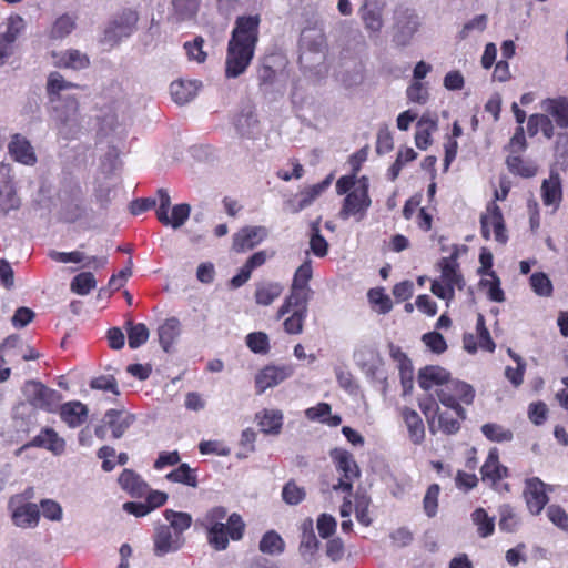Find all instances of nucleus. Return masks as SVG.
<instances>
[{"label":"nucleus","mask_w":568,"mask_h":568,"mask_svg":"<svg viewBox=\"0 0 568 568\" xmlns=\"http://www.w3.org/2000/svg\"><path fill=\"white\" fill-rule=\"evenodd\" d=\"M245 523L242 516L237 513H232L226 520L222 523V541H215L212 532L207 535L209 545L217 550L222 551L229 547L230 540L239 541L243 538L245 532Z\"/></svg>","instance_id":"obj_11"},{"label":"nucleus","mask_w":568,"mask_h":568,"mask_svg":"<svg viewBox=\"0 0 568 568\" xmlns=\"http://www.w3.org/2000/svg\"><path fill=\"white\" fill-rule=\"evenodd\" d=\"M10 171L9 164L0 163V213L4 215L21 205Z\"/></svg>","instance_id":"obj_14"},{"label":"nucleus","mask_w":568,"mask_h":568,"mask_svg":"<svg viewBox=\"0 0 568 568\" xmlns=\"http://www.w3.org/2000/svg\"><path fill=\"white\" fill-rule=\"evenodd\" d=\"M8 151L10 156L20 164L33 166L38 161L34 148L22 134L17 133L11 136Z\"/></svg>","instance_id":"obj_20"},{"label":"nucleus","mask_w":568,"mask_h":568,"mask_svg":"<svg viewBox=\"0 0 568 568\" xmlns=\"http://www.w3.org/2000/svg\"><path fill=\"white\" fill-rule=\"evenodd\" d=\"M437 129V121L428 115H423L417 122V130L415 134L416 146L420 150H426L432 143V132Z\"/></svg>","instance_id":"obj_41"},{"label":"nucleus","mask_w":568,"mask_h":568,"mask_svg":"<svg viewBox=\"0 0 568 568\" xmlns=\"http://www.w3.org/2000/svg\"><path fill=\"white\" fill-rule=\"evenodd\" d=\"M305 497L306 491L304 487L298 486L294 480L287 481L282 489V498L287 505H298Z\"/></svg>","instance_id":"obj_51"},{"label":"nucleus","mask_w":568,"mask_h":568,"mask_svg":"<svg viewBox=\"0 0 568 568\" xmlns=\"http://www.w3.org/2000/svg\"><path fill=\"white\" fill-rule=\"evenodd\" d=\"M258 425L261 430L265 434H278L283 425V414L280 410L265 409L261 415H257Z\"/></svg>","instance_id":"obj_43"},{"label":"nucleus","mask_w":568,"mask_h":568,"mask_svg":"<svg viewBox=\"0 0 568 568\" xmlns=\"http://www.w3.org/2000/svg\"><path fill=\"white\" fill-rule=\"evenodd\" d=\"M119 484L121 488L128 491L132 497L140 498L148 493V484L139 474L131 469H124L121 473Z\"/></svg>","instance_id":"obj_35"},{"label":"nucleus","mask_w":568,"mask_h":568,"mask_svg":"<svg viewBox=\"0 0 568 568\" xmlns=\"http://www.w3.org/2000/svg\"><path fill=\"white\" fill-rule=\"evenodd\" d=\"M78 85L67 81L59 72L48 77L47 93L52 105V120L65 139L78 128V100L71 93Z\"/></svg>","instance_id":"obj_2"},{"label":"nucleus","mask_w":568,"mask_h":568,"mask_svg":"<svg viewBox=\"0 0 568 568\" xmlns=\"http://www.w3.org/2000/svg\"><path fill=\"white\" fill-rule=\"evenodd\" d=\"M139 14L135 10L125 9L111 22L105 34L112 41H120L136 30Z\"/></svg>","instance_id":"obj_18"},{"label":"nucleus","mask_w":568,"mask_h":568,"mask_svg":"<svg viewBox=\"0 0 568 568\" xmlns=\"http://www.w3.org/2000/svg\"><path fill=\"white\" fill-rule=\"evenodd\" d=\"M402 418L408 432L409 440L414 445H420L425 439V426L419 414L408 407L402 409Z\"/></svg>","instance_id":"obj_29"},{"label":"nucleus","mask_w":568,"mask_h":568,"mask_svg":"<svg viewBox=\"0 0 568 568\" xmlns=\"http://www.w3.org/2000/svg\"><path fill=\"white\" fill-rule=\"evenodd\" d=\"M190 212L191 206L189 204H176L172 207L171 216L168 215V222L161 223L166 226H172L173 229H179L187 221Z\"/></svg>","instance_id":"obj_58"},{"label":"nucleus","mask_w":568,"mask_h":568,"mask_svg":"<svg viewBox=\"0 0 568 568\" xmlns=\"http://www.w3.org/2000/svg\"><path fill=\"white\" fill-rule=\"evenodd\" d=\"M508 354L517 363V366L515 368L507 366L505 369V376L514 386L517 387L523 383L526 363L510 348L508 349Z\"/></svg>","instance_id":"obj_56"},{"label":"nucleus","mask_w":568,"mask_h":568,"mask_svg":"<svg viewBox=\"0 0 568 568\" xmlns=\"http://www.w3.org/2000/svg\"><path fill=\"white\" fill-rule=\"evenodd\" d=\"M57 58L55 64L58 67L69 68L73 70H81L89 65L90 61L85 53L70 49L60 54L54 55Z\"/></svg>","instance_id":"obj_38"},{"label":"nucleus","mask_w":568,"mask_h":568,"mask_svg":"<svg viewBox=\"0 0 568 568\" xmlns=\"http://www.w3.org/2000/svg\"><path fill=\"white\" fill-rule=\"evenodd\" d=\"M312 295V290H304L292 285L290 295H287L277 311L276 318L281 320L291 311H306L307 304Z\"/></svg>","instance_id":"obj_24"},{"label":"nucleus","mask_w":568,"mask_h":568,"mask_svg":"<svg viewBox=\"0 0 568 568\" xmlns=\"http://www.w3.org/2000/svg\"><path fill=\"white\" fill-rule=\"evenodd\" d=\"M126 325H128L129 346L132 349L139 348L149 338L150 333H149L148 327L143 323L134 324L131 321H129L126 323Z\"/></svg>","instance_id":"obj_50"},{"label":"nucleus","mask_w":568,"mask_h":568,"mask_svg":"<svg viewBox=\"0 0 568 568\" xmlns=\"http://www.w3.org/2000/svg\"><path fill=\"white\" fill-rule=\"evenodd\" d=\"M260 16H242L235 20L225 59L226 78H237L250 65L258 40Z\"/></svg>","instance_id":"obj_1"},{"label":"nucleus","mask_w":568,"mask_h":568,"mask_svg":"<svg viewBox=\"0 0 568 568\" xmlns=\"http://www.w3.org/2000/svg\"><path fill=\"white\" fill-rule=\"evenodd\" d=\"M227 509L223 506H215L209 509L200 519L201 526L207 535L212 532L215 541H222V523L227 519Z\"/></svg>","instance_id":"obj_26"},{"label":"nucleus","mask_w":568,"mask_h":568,"mask_svg":"<svg viewBox=\"0 0 568 568\" xmlns=\"http://www.w3.org/2000/svg\"><path fill=\"white\" fill-rule=\"evenodd\" d=\"M471 520L477 526V532L481 538H487L494 534L495 520L489 517L484 508H477L471 514Z\"/></svg>","instance_id":"obj_45"},{"label":"nucleus","mask_w":568,"mask_h":568,"mask_svg":"<svg viewBox=\"0 0 568 568\" xmlns=\"http://www.w3.org/2000/svg\"><path fill=\"white\" fill-rule=\"evenodd\" d=\"M311 251L317 257H324L328 252V243L325 237L321 234L320 229L316 224L312 226V233L310 239Z\"/></svg>","instance_id":"obj_62"},{"label":"nucleus","mask_w":568,"mask_h":568,"mask_svg":"<svg viewBox=\"0 0 568 568\" xmlns=\"http://www.w3.org/2000/svg\"><path fill=\"white\" fill-rule=\"evenodd\" d=\"M180 321L175 317L168 318L158 329L162 348L169 352L181 333Z\"/></svg>","instance_id":"obj_40"},{"label":"nucleus","mask_w":568,"mask_h":568,"mask_svg":"<svg viewBox=\"0 0 568 568\" xmlns=\"http://www.w3.org/2000/svg\"><path fill=\"white\" fill-rule=\"evenodd\" d=\"M234 126L242 136L253 138L258 132V121L251 105L244 106L234 119Z\"/></svg>","instance_id":"obj_31"},{"label":"nucleus","mask_w":568,"mask_h":568,"mask_svg":"<svg viewBox=\"0 0 568 568\" xmlns=\"http://www.w3.org/2000/svg\"><path fill=\"white\" fill-rule=\"evenodd\" d=\"M422 18L409 8H398L394 16L392 41L397 47H408L419 31Z\"/></svg>","instance_id":"obj_6"},{"label":"nucleus","mask_w":568,"mask_h":568,"mask_svg":"<svg viewBox=\"0 0 568 568\" xmlns=\"http://www.w3.org/2000/svg\"><path fill=\"white\" fill-rule=\"evenodd\" d=\"M318 540L313 528V520L306 519L302 524V537L300 544V554L303 558H312L318 549Z\"/></svg>","instance_id":"obj_36"},{"label":"nucleus","mask_w":568,"mask_h":568,"mask_svg":"<svg viewBox=\"0 0 568 568\" xmlns=\"http://www.w3.org/2000/svg\"><path fill=\"white\" fill-rule=\"evenodd\" d=\"M258 549L265 555L277 556L284 551L285 542L275 530H268L262 536Z\"/></svg>","instance_id":"obj_42"},{"label":"nucleus","mask_w":568,"mask_h":568,"mask_svg":"<svg viewBox=\"0 0 568 568\" xmlns=\"http://www.w3.org/2000/svg\"><path fill=\"white\" fill-rule=\"evenodd\" d=\"M294 373V366L291 364L267 365L255 376L256 393L262 394L290 378Z\"/></svg>","instance_id":"obj_13"},{"label":"nucleus","mask_w":568,"mask_h":568,"mask_svg":"<svg viewBox=\"0 0 568 568\" xmlns=\"http://www.w3.org/2000/svg\"><path fill=\"white\" fill-rule=\"evenodd\" d=\"M77 26V17L71 13H64L55 19L52 24L50 37L52 39H63L68 37Z\"/></svg>","instance_id":"obj_44"},{"label":"nucleus","mask_w":568,"mask_h":568,"mask_svg":"<svg viewBox=\"0 0 568 568\" xmlns=\"http://www.w3.org/2000/svg\"><path fill=\"white\" fill-rule=\"evenodd\" d=\"M524 498L530 514L539 515L549 501L546 484L537 477L526 479Z\"/></svg>","instance_id":"obj_17"},{"label":"nucleus","mask_w":568,"mask_h":568,"mask_svg":"<svg viewBox=\"0 0 568 568\" xmlns=\"http://www.w3.org/2000/svg\"><path fill=\"white\" fill-rule=\"evenodd\" d=\"M440 276L432 282L430 291L437 297L447 302L455 295V288L463 290L465 282L454 257H444L440 263Z\"/></svg>","instance_id":"obj_5"},{"label":"nucleus","mask_w":568,"mask_h":568,"mask_svg":"<svg viewBox=\"0 0 568 568\" xmlns=\"http://www.w3.org/2000/svg\"><path fill=\"white\" fill-rule=\"evenodd\" d=\"M548 519L561 530L568 531V514L558 505H550L546 510Z\"/></svg>","instance_id":"obj_64"},{"label":"nucleus","mask_w":568,"mask_h":568,"mask_svg":"<svg viewBox=\"0 0 568 568\" xmlns=\"http://www.w3.org/2000/svg\"><path fill=\"white\" fill-rule=\"evenodd\" d=\"M368 191V178L361 176L357 181V185L344 197L338 217L343 221H347L351 217L357 222L363 221L372 205Z\"/></svg>","instance_id":"obj_3"},{"label":"nucleus","mask_w":568,"mask_h":568,"mask_svg":"<svg viewBox=\"0 0 568 568\" xmlns=\"http://www.w3.org/2000/svg\"><path fill=\"white\" fill-rule=\"evenodd\" d=\"M540 195L545 206L551 207L555 213L562 201L561 179L557 171L551 170L549 178L545 179L540 186Z\"/></svg>","instance_id":"obj_21"},{"label":"nucleus","mask_w":568,"mask_h":568,"mask_svg":"<svg viewBox=\"0 0 568 568\" xmlns=\"http://www.w3.org/2000/svg\"><path fill=\"white\" fill-rule=\"evenodd\" d=\"M164 517L170 523L168 526L180 536H183V532L186 531L192 524L191 515L183 511L166 509L164 511Z\"/></svg>","instance_id":"obj_46"},{"label":"nucleus","mask_w":568,"mask_h":568,"mask_svg":"<svg viewBox=\"0 0 568 568\" xmlns=\"http://www.w3.org/2000/svg\"><path fill=\"white\" fill-rule=\"evenodd\" d=\"M440 493V487L437 484H433L428 487L424 499H423V506L425 514L432 518L437 514L438 509V496Z\"/></svg>","instance_id":"obj_60"},{"label":"nucleus","mask_w":568,"mask_h":568,"mask_svg":"<svg viewBox=\"0 0 568 568\" xmlns=\"http://www.w3.org/2000/svg\"><path fill=\"white\" fill-rule=\"evenodd\" d=\"M124 129L122 123L119 121V116L116 113L110 111L104 113L101 119L100 132L104 135H109L114 133L116 136L121 138Z\"/></svg>","instance_id":"obj_55"},{"label":"nucleus","mask_w":568,"mask_h":568,"mask_svg":"<svg viewBox=\"0 0 568 568\" xmlns=\"http://www.w3.org/2000/svg\"><path fill=\"white\" fill-rule=\"evenodd\" d=\"M202 0H172V13L170 19L174 23L189 21L195 18Z\"/></svg>","instance_id":"obj_34"},{"label":"nucleus","mask_w":568,"mask_h":568,"mask_svg":"<svg viewBox=\"0 0 568 568\" xmlns=\"http://www.w3.org/2000/svg\"><path fill=\"white\" fill-rule=\"evenodd\" d=\"M436 395L444 406L454 412L456 417L465 419L466 412L460 403L471 404L475 398V390L471 385L465 382L450 379L436 389Z\"/></svg>","instance_id":"obj_4"},{"label":"nucleus","mask_w":568,"mask_h":568,"mask_svg":"<svg viewBox=\"0 0 568 568\" xmlns=\"http://www.w3.org/2000/svg\"><path fill=\"white\" fill-rule=\"evenodd\" d=\"M166 479L172 483H180L190 487L197 486V478L194 470L187 464H181L176 469L169 473Z\"/></svg>","instance_id":"obj_48"},{"label":"nucleus","mask_w":568,"mask_h":568,"mask_svg":"<svg viewBox=\"0 0 568 568\" xmlns=\"http://www.w3.org/2000/svg\"><path fill=\"white\" fill-rule=\"evenodd\" d=\"M97 285V281L92 273L83 272L78 274L71 282L72 292L79 295H87Z\"/></svg>","instance_id":"obj_52"},{"label":"nucleus","mask_w":568,"mask_h":568,"mask_svg":"<svg viewBox=\"0 0 568 568\" xmlns=\"http://www.w3.org/2000/svg\"><path fill=\"white\" fill-rule=\"evenodd\" d=\"M300 45L303 50L302 60L306 58L307 53H314L317 55L318 62L323 61L327 49L324 30L316 27L305 28L301 33Z\"/></svg>","instance_id":"obj_16"},{"label":"nucleus","mask_w":568,"mask_h":568,"mask_svg":"<svg viewBox=\"0 0 568 568\" xmlns=\"http://www.w3.org/2000/svg\"><path fill=\"white\" fill-rule=\"evenodd\" d=\"M247 347L256 354H265L268 352V336L263 332L250 333L246 336Z\"/></svg>","instance_id":"obj_63"},{"label":"nucleus","mask_w":568,"mask_h":568,"mask_svg":"<svg viewBox=\"0 0 568 568\" xmlns=\"http://www.w3.org/2000/svg\"><path fill=\"white\" fill-rule=\"evenodd\" d=\"M322 193L323 191L321 190V186H317L316 184L306 187L300 193L298 201L296 203L292 202V212L297 213L308 207Z\"/></svg>","instance_id":"obj_53"},{"label":"nucleus","mask_w":568,"mask_h":568,"mask_svg":"<svg viewBox=\"0 0 568 568\" xmlns=\"http://www.w3.org/2000/svg\"><path fill=\"white\" fill-rule=\"evenodd\" d=\"M331 457L334 460L337 470L342 474L338 484L334 485V489L349 494L353 488L354 479L359 476V468L353 455L345 449L335 448L332 450Z\"/></svg>","instance_id":"obj_8"},{"label":"nucleus","mask_w":568,"mask_h":568,"mask_svg":"<svg viewBox=\"0 0 568 568\" xmlns=\"http://www.w3.org/2000/svg\"><path fill=\"white\" fill-rule=\"evenodd\" d=\"M353 358L363 373L386 388L387 377L382 368L378 353L371 346H359L354 351Z\"/></svg>","instance_id":"obj_10"},{"label":"nucleus","mask_w":568,"mask_h":568,"mask_svg":"<svg viewBox=\"0 0 568 568\" xmlns=\"http://www.w3.org/2000/svg\"><path fill=\"white\" fill-rule=\"evenodd\" d=\"M506 164L513 174L526 179L535 176L538 171V166L534 161L524 159L518 154H509L506 160Z\"/></svg>","instance_id":"obj_37"},{"label":"nucleus","mask_w":568,"mask_h":568,"mask_svg":"<svg viewBox=\"0 0 568 568\" xmlns=\"http://www.w3.org/2000/svg\"><path fill=\"white\" fill-rule=\"evenodd\" d=\"M481 235L484 239L489 240L490 233H494L495 240L505 244L508 240L504 217L500 207L494 202L489 203L486 212L480 217Z\"/></svg>","instance_id":"obj_12"},{"label":"nucleus","mask_w":568,"mask_h":568,"mask_svg":"<svg viewBox=\"0 0 568 568\" xmlns=\"http://www.w3.org/2000/svg\"><path fill=\"white\" fill-rule=\"evenodd\" d=\"M200 87L196 80H179L171 83L170 92L178 104H185L196 97Z\"/></svg>","instance_id":"obj_32"},{"label":"nucleus","mask_w":568,"mask_h":568,"mask_svg":"<svg viewBox=\"0 0 568 568\" xmlns=\"http://www.w3.org/2000/svg\"><path fill=\"white\" fill-rule=\"evenodd\" d=\"M306 317L307 312L304 310L291 311V315L287 318H285L283 323L284 331L291 335L301 334L303 332L304 322Z\"/></svg>","instance_id":"obj_57"},{"label":"nucleus","mask_w":568,"mask_h":568,"mask_svg":"<svg viewBox=\"0 0 568 568\" xmlns=\"http://www.w3.org/2000/svg\"><path fill=\"white\" fill-rule=\"evenodd\" d=\"M28 446L45 448L54 455H61L65 449V440L54 429L47 427L26 445Z\"/></svg>","instance_id":"obj_27"},{"label":"nucleus","mask_w":568,"mask_h":568,"mask_svg":"<svg viewBox=\"0 0 568 568\" xmlns=\"http://www.w3.org/2000/svg\"><path fill=\"white\" fill-rule=\"evenodd\" d=\"M22 392L33 407L45 412H54L61 402V394L59 392L47 387L38 381L26 382Z\"/></svg>","instance_id":"obj_7"},{"label":"nucleus","mask_w":568,"mask_h":568,"mask_svg":"<svg viewBox=\"0 0 568 568\" xmlns=\"http://www.w3.org/2000/svg\"><path fill=\"white\" fill-rule=\"evenodd\" d=\"M483 434L493 442H509L513 439V433L497 424H485L481 426Z\"/></svg>","instance_id":"obj_61"},{"label":"nucleus","mask_w":568,"mask_h":568,"mask_svg":"<svg viewBox=\"0 0 568 568\" xmlns=\"http://www.w3.org/2000/svg\"><path fill=\"white\" fill-rule=\"evenodd\" d=\"M135 422V416L122 409H109L103 417V423L111 429L112 437L121 438Z\"/></svg>","instance_id":"obj_25"},{"label":"nucleus","mask_w":568,"mask_h":568,"mask_svg":"<svg viewBox=\"0 0 568 568\" xmlns=\"http://www.w3.org/2000/svg\"><path fill=\"white\" fill-rule=\"evenodd\" d=\"M12 523L19 528H34L40 520L39 506L26 501L22 495H14L9 499Z\"/></svg>","instance_id":"obj_9"},{"label":"nucleus","mask_w":568,"mask_h":568,"mask_svg":"<svg viewBox=\"0 0 568 568\" xmlns=\"http://www.w3.org/2000/svg\"><path fill=\"white\" fill-rule=\"evenodd\" d=\"M0 346L10 364H13L20 359V352H22V339L18 335H11L7 337Z\"/></svg>","instance_id":"obj_54"},{"label":"nucleus","mask_w":568,"mask_h":568,"mask_svg":"<svg viewBox=\"0 0 568 568\" xmlns=\"http://www.w3.org/2000/svg\"><path fill=\"white\" fill-rule=\"evenodd\" d=\"M449 381V374L443 367L426 366L419 371L418 384L420 388L425 390H430L434 387H437L436 389H438Z\"/></svg>","instance_id":"obj_28"},{"label":"nucleus","mask_w":568,"mask_h":568,"mask_svg":"<svg viewBox=\"0 0 568 568\" xmlns=\"http://www.w3.org/2000/svg\"><path fill=\"white\" fill-rule=\"evenodd\" d=\"M385 3L379 0H364L359 17L369 37H378L384 27Z\"/></svg>","instance_id":"obj_15"},{"label":"nucleus","mask_w":568,"mask_h":568,"mask_svg":"<svg viewBox=\"0 0 568 568\" xmlns=\"http://www.w3.org/2000/svg\"><path fill=\"white\" fill-rule=\"evenodd\" d=\"M24 27V20L20 16H11L8 18L7 22L0 27V37L10 40V42L14 44Z\"/></svg>","instance_id":"obj_49"},{"label":"nucleus","mask_w":568,"mask_h":568,"mask_svg":"<svg viewBox=\"0 0 568 568\" xmlns=\"http://www.w3.org/2000/svg\"><path fill=\"white\" fill-rule=\"evenodd\" d=\"M487 274L491 277V280H481L480 285L483 287H487V296L493 302H504L505 294L500 287V280L495 274V272L490 271Z\"/></svg>","instance_id":"obj_59"},{"label":"nucleus","mask_w":568,"mask_h":568,"mask_svg":"<svg viewBox=\"0 0 568 568\" xmlns=\"http://www.w3.org/2000/svg\"><path fill=\"white\" fill-rule=\"evenodd\" d=\"M500 519L498 523L499 529L505 532H515L520 526V517L509 506L504 505L499 509Z\"/></svg>","instance_id":"obj_47"},{"label":"nucleus","mask_w":568,"mask_h":568,"mask_svg":"<svg viewBox=\"0 0 568 568\" xmlns=\"http://www.w3.org/2000/svg\"><path fill=\"white\" fill-rule=\"evenodd\" d=\"M283 292L282 284L277 282H266L256 285L254 298L256 304L262 306L271 305Z\"/></svg>","instance_id":"obj_39"},{"label":"nucleus","mask_w":568,"mask_h":568,"mask_svg":"<svg viewBox=\"0 0 568 568\" xmlns=\"http://www.w3.org/2000/svg\"><path fill=\"white\" fill-rule=\"evenodd\" d=\"M60 416L69 427L75 428L85 422L88 408L81 402H68L61 406Z\"/></svg>","instance_id":"obj_33"},{"label":"nucleus","mask_w":568,"mask_h":568,"mask_svg":"<svg viewBox=\"0 0 568 568\" xmlns=\"http://www.w3.org/2000/svg\"><path fill=\"white\" fill-rule=\"evenodd\" d=\"M484 481H490L495 485L500 479L507 477V468L499 463L497 448L489 450L486 462L480 469Z\"/></svg>","instance_id":"obj_30"},{"label":"nucleus","mask_w":568,"mask_h":568,"mask_svg":"<svg viewBox=\"0 0 568 568\" xmlns=\"http://www.w3.org/2000/svg\"><path fill=\"white\" fill-rule=\"evenodd\" d=\"M268 235L265 226H245L233 236V248L236 252H245L254 248Z\"/></svg>","instance_id":"obj_22"},{"label":"nucleus","mask_w":568,"mask_h":568,"mask_svg":"<svg viewBox=\"0 0 568 568\" xmlns=\"http://www.w3.org/2000/svg\"><path fill=\"white\" fill-rule=\"evenodd\" d=\"M540 108L550 116L556 126L568 129V98H547L540 102Z\"/></svg>","instance_id":"obj_23"},{"label":"nucleus","mask_w":568,"mask_h":568,"mask_svg":"<svg viewBox=\"0 0 568 568\" xmlns=\"http://www.w3.org/2000/svg\"><path fill=\"white\" fill-rule=\"evenodd\" d=\"M154 554L159 557L175 552L184 545V537L176 534L171 527L161 525L156 528L154 537Z\"/></svg>","instance_id":"obj_19"}]
</instances>
